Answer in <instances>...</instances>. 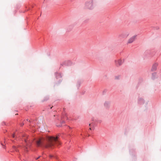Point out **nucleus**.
Listing matches in <instances>:
<instances>
[{"mask_svg": "<svg viewBox=\"0 0 161 161\" xmlns=\"http://www.w3.org/2000/svg\"><path fill=\"white\" fill-rule=\"evenodd\" d=\"M124 59H120L115 61L116 64L117 66L121 65L124 62Z\"/></svg>", "mask_w": 161, "mask_h": 161, "instance_id": "20e7f679", "label": "nucleus"}, {"mask_svg": "<svg viewBox=\"0 0 161 161\" xmlns=\"http://www.w3.org/2000/svg\"><path fill=\"white\" fill-rule=\"evenodd\" d=\"M40 157H37V158H36V159H38Z\"/></svg>", "mask_w": 161, "mask_h": 161, "instance_id": "f8f14e48", "label": "nucleus"}, {"mask_svg": "<svg viewBox=\"0 0 161 161\" xmlns=\"http://www.w3.org/2000/svg\"><path fill=\"white\" fill-rule=\"evenodd\" d=\"M13 147L14 149L16 151H18V150L16 148V147L15 146H13Z\"/></svg>", "mask_w": 161, "mask_h": 161, "instance_id": "0eeeda50", "label": "nucleus"}, {"mask_svg": "<svg viewBox=\"0 0 161 161\" xmlns=\"http://www.w3.org/2000/svg\"><path fill=\"white\" fill-rule=\"evenodd\" d=\"M119 76H116L115 77V79H119Z\"/></svg>", "mask_w": 161, "mask_h": 161, "instance_id": "6e6552de", "label": "nucleus"}, {"mask_svg": "<svg viewBox=\"0 0 161 161\" xmlns=\"http://www.w3.org/2000/svg\"><path fill=\"white\" fill-rule=\"evenodd\" d=\"M137 35H134L129 38L127 42V44L128 45L132 43L136 39Z\"/></svg>", "mask_w": 161, "mask_h": 161, "instance_id": "7ed1b4c3", "label": "nucleus"}, {"mask_svg": "<svg viewBox=\"0 0 161 161\" xmlns=\"http://www.w3.org/2000/svg\"><path fill=\"white\" fill-rule=\"evenodd\" d=\"M15 135L14 134H13V135H12V137H13V138H14L15 137Z\"/></svg>", "mask_w": 161, "mask_h": 161, "instance_id": "9d476101", "label": "nucleus"}, {"mask_svg": "<svg viewBox=\"0 0 161 161\" xmlns=\"http://www.w3.org/2000/svg\"><path fill=\"white\" fill-rule=\"evenodd\" d=\"M129 31H125L123 32L121 34L119 35V37L123 38H126L129 36Z\"/></svg>", "mask_w": 161, "mask_h": 161, "instance_id": "f03ea898", "label": "nucleus"}, {"mask_svg": "<svg viewBox=\"0 0 161 161\" xmlns=\"http://www.w3.org/2000/svg\"><path fill=\"white\" fill-rule=\"evenodd\" d=\"M28 146V144L27 143L26 144V147H25L26 149L27 148V147Z\"/></svg>", "mask_w": 161, "mask_h": 161, "instance_id": "1a4fd4ad", "label": "nucleus"}, {"mask_svg": "<svg viewBox=\"0 0 161 161\" xmlns=\"http://www.w3.org/2000/svg\"><path fill=\"white\" fill-rule=\"evenodd\" d=\"M158 66V64L157 63H155L153 65L152 70L153 71H155L157 69V68Z\"/></svg>", "mask_w": 161, "mask_h": 161, "instance_id": "39448f33", "label": "nucleus"}, {"mask_svg": "<svg viewBox=\"0 0 161 161\" xmlns=\"http://www.w3.org/2000/svg\"><path fill=\"white\" fill-rule=\"evenodd\" d=\"M27 121H30V120L29 119H27Z\"/></svg>", "mask_w": 161, "mask_h": 161, "instance_id": "9b49d317", "label": "nucleus"}, {"mask_svg": "<svg viewBox=\"0 0 161 161\" xmlns=\"http://www.w3.org/2000/svg\"><path fill=\"white\" fill-rule=\"evenodd\" d=\"M42 143L41 140L40 139L36 142L37 145L38 146H39Z\"/></svg>", "mask_w": 161, "mask_h": 161, "instance_id": "423d86ee", "label": "nucleus"}, {"mask_svg": "<svg viewBox=\"0 0 161 161\" xmlns=\"http://www.w3.org/2000/svg\"><path fill=\"white\" fill-rule=\"evenodd\" d=\"M58 136L56 137H48L47 138V143L45 145L46 147L52 148L54 146L55 142L56 143L60 144L58 140Z\"/></svg>", "mask_w": 161, "mask_h": 161, "instance_id": "f257e3e1", "label": "nucleus"}, {"mask_svg": "<svg viewBox=\"0 0 161 161\" xmlns=\"http://www.w3.org/2000/svg\"><path fill=\"white\" fill-rule=\"evenodd\" d=\"M50 157H52V156H51V155H50Z\"/></svg>", "mask_w": 161, "mask_h": 161, "instance_id": "2eb2a0df", "label": "nucleus"}, {"mask_svg": "<svg viewBox=\"0 0 161 161\" xmlns=\"http://www.w3.org/2000/svg\"><path fill=\"white\" fill-rule=\"evenodd\" d=\"M25 142H26L27 141H26V140H25Z\"/></svg>", "mask_w": 161, "mask_h": 161, "instance_id": "ddd939ff", "label": "nucleus"}, {"mask_svg": "<svg viewBox=\"0 0 161 161\" xmlns=\"http://www.w3.org/2000/svg\"><path fill=\"white\" fill-rule=\"evenodd\" d=\"M89 129H90V130H91V128H89Z\"/></svg>", "mask_w": 161, "mask_h": 161, "instance_id": "4468645a", "label": "nucleus"}]
</instances>
